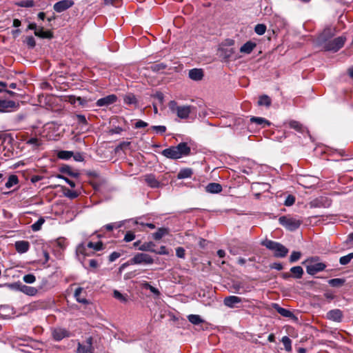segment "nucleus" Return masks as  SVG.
<instances>
[{"instance_id":"nucleus-36","label":"nucleus","mask_w":353,"mask_h":353,"mask_svg":"<svg viewBox=\"0 0 353 353\" xmlns=\"http://www.w3.org/2000/svg\"><path fill=\"white\" fill-rule=\"evenodd\" d=\"M345 282V280L342 278L332 279L328 281L330 286L334 288H339L342 286Z\"/></svg>"},{"instance_id":"nucleus-20","label":"nucleus","mask_w":353,"mask_h":353,"mask_svg":"<svg viewBox=\"0 0 353 353\" xmlns=\"http://www.w3.org/2000/svg\"><path fill=\"white\" fill-rule=\"evenodd\" d=\"M34 34L36 37L41 39H51L54 37L53 32L51 30H44L42 26H39L37 30H35Z\"/></svg>"},{"instance_id":"nucleus-12","label":"nucleus","mask_w":353,"mask_h":353,"mask_svg":"<svg viewBox=\"0 0 353 353\" xmlns=\"http://www.w3.org/2000/svg\"><path fill=\"white\" fill-rule=\"evenodd\" d=\"M74 4V2L72 0H61L54 3L53 8L57 12H62L72 7Z\"/></svg>"},{"instance_id":"nucleus-37","label":"nucleus","mask_w":353,"mask_h":353,"mask_svg":"<svg viewBox=\"0 0 353 353\" xmlns=\"http://www.w3.org/2000/svg\"><path fill=\"white\" fill-rule=\"evenodd\" d=\"M19 183L18 176L15 174H12L8 177L5 185L7 188H10Z\"/></svg>"},{"instance_id":"nucleus-33","label":"nucleus","mask_w":353,"mask_h":353,"mask_svg":"<svg viewBox=\"0 0 353 353\" xmlns=\"http://www.w3.org/2000/svg\"><path fill=\"white\" fill-rule=\"evenodd\" d=\"M26 143L28 145L32 146L33 149H37L43 143V141L37 137H32L26 141Z\"/></svg>"},{"instance_id":"nucleus-64","label":"nucleus","mask_w":353,"mask_h":353,"mask_svg":"<svg viewBox=\"0 0 353 353\" xmlns=\"http://www.w3.org/2000/svg\"><path fill=\"white\" fill-rule=\"evenodd\" d=\"M114 296L117 299H119V300H120L121 301H126V299H125L123 295L121 293H120L118 290H114Z\"/></svg>"},{"instance_id":"nucleus-28","label":"nucleus","mask_w":353,"mask_h":353,"mask_svg":"<svg viewBox=\"0 0 353 353\" xmlns=\"http://www.w3.org/2000/svg\"><path fill=\"white\" fill-rule=\"evenodd\" d=\"M256 46V43L251 41H247L241 47L240 52L245 54H250Z\"/></svg>"},{"instance_id":"nucleus-32","label":"nucleus","mask_w":353,"mask_h":353,"mask_svg":"<svg viewBox=\"0 0 353 353\" xmlns=\"http://www.w3.org/2000/svg\"><path fill=\"white\" fill-rule=\"evenodd\" d=\"M59 171L62 173L67 174L70 176L77 178L79 176L78 172H73L69 165H63L59 168Z\"/></svg>"},{"instance_id":"nucleus-51","label":"nucleus","mask_w":353,"mask_h":353,"mask_svg":"<svg viewBox=\"0 0 353 353\" xmlns=\"http://www.w3.org/2000/svg\"><path fill=\"white\" fill-rule=\"evenodd\" d=\"M25 42L30 48H34L36 46V41L32 36L27 37Z\"/></svg>"},{"instance_id":"nucleus-30","label":"nucleus","mask_w":353,"mask_h":353,"mask_svg":"<svg viewBox=\"0 0 353 353\" xmlns=\"http://www.w3.org/2000/svg\"><path fill=\"white\" fill-rule=\"evenodd\" d=\"M68 102L72 105H75L77 103H78L80 105L84 106L87 104L88 101L84 98L72 95L68 97Z\"/></svg>"},{"instance_id":"nucleus-5","label":"nucleus","mask_w":353,"mask_h":353,"mask_svg":"<svg viewBox=\"0 0 353 353\" xmlns=\"http://www.w3.org/2000/svg\"><path fill=\"white\" fill-rule=\"evenodd\" d=\"M168 107L172 112L176 113L182 119L189 117L192 108L190 105H178L175 101H170Z\"/></svg>"},{"instance_id":"nucleus-8","label":"nucleus","mask_w":353,"mask_h":353,"mask_svg":"<svg viewBox=\"0 0 353 353\" xmlns=\"http://www.w3.org/2000/svg\"><path fill=\"white\" fill-rule=\"evenodd\" d=\"M153 262L152 257L145 253H137L130 259L132 264H152Z\"/></svg>"},{"instance_id":"nucleus-7","label":"nucleus","mask_w":353,"mask_h":353,"mask_svg":"<svg viewBox=\"0 0 353 353\" xmlns=\"http://www.w3.org/2000/svg\"><path fill=\"white\" fill-rule=\"evenodd\" d=\"M332 205V200L326 196H319L309 203L311 208H329Z\"/></svg>"},{"instance_id":"nucleus-2","label":"nucleus","mask_w":353,"mask_h":353,"mask_svg":"<svg viewBox=\"0 0 353 353\" xmlns=\"http://www.w3.org/2000/svg\"><path fill=\"white\" fill-rule=\"evenodd\" d=\"M325 31L319 37L320 41H324L323 48L325 51H331L336 52L339 51L345 44L346 37L344 36L338 37L332 40H326L324 37Z\"/></svg>"},{"instance_id":"nucleus-21","label":"nucleus","mask_w":353,"mask_h":353,"mask_svg":"<svg viewBox=\"0 0 353 353\" xmlns=\"http://www.w3.org/2000/svg\"><path fill=\"white\" fill-rule=\"evenodd\" d=\"M203 71L201 68H194L189 70L188 77L193 81H200L203 77Z\"/></svg>"},{"instance_id":"nucleus-34","label":"nucleus","mask_w":353,"mask_h":353,"mask_svg":"<svg viewBox=\"0 0 353 353\" xmlns=\"http://www.w3.org/2000/svg\"><path fill=\"white\" fill-rule=\"evenodd\" d=\"M123 101L128 105H137L138 101L135 95L132 93H128L123 97Z\"/></svg>"},{"instance_id":"nucleus-25","label":"nucleus","mask_w":353,"mask_h":353,"mask_svg":"<svg viewBox=\"0 0 353 353\" xmlns=\"http://www.w3.org/2000/svg\"><path fill=\"white\" fill-rule=\"evenodd\" d=\"M145 181L148 186L152 188H157L160 185V182L156 179L154 174H150L145 176Z\"/></svg>"},{"instance_id":"nucleus-11","label":"nucleus","mask_w":353,"mask_h":353,"mask_svg":"<svg viewBox=\"0 0 353 353\" xmlns=\"http://www.w3.org/2000/svg\"><path fill=\"white\" fill-rule=\"evenodd\" d=\"M94 351L91 336L88 337L84 343H78L77 353H94Z\"/></svg>"},{"instance_id":"nucleus-43","label":"nucleus","mask_w":353,"mask_h":353,"mask_svg":"<svg viewBox=\"0 0 353 353\" xmlns=\"http://www.w3.org/2000/svg\"><path fill=\"white\" fill-rule=\"evenodd\" d=\"M281 342L283 343L284 348L287 352H290L292 350V341L288 336H283L281 339Z\"/></svg>"},{"instance_id":"nucleus-17","label":"nucleus","mask_w":353,"mask_h":353,"mask_svg":"<svg viewBox=\"0 0 353 353\" xmlns=\"http://www.w3.org/2000/svg\"><path fill=\"white\" fill-rule=\"evenodd\" d=\"M17 289L20 292L28 296H34L38 292L37 288L31 286H28L21 283L16 284Z\"/></svg>"},{"instance_id":"nucleus-24","label":"nucleus","mask_w":353,"mask_h":353,"mask_svg":"<svg viewBox=\"0 0 353 353\" xmlns=\"http://www.w3.org/2000/svg\"><path fill=\"white\" fill-rule=\"evenodd\" d=\"M170 230L168 228H159L157 232L152 234V237L155 241L161 240L163 236L170 234Z\"/></svg>"},{"instance_id":"nucleus-6","label":"nucleus","mask_w":353,"mask_h":353,"mask_svg":"<svg viewBox=\"0 0 353 353\" xmlns=\"http://www.w3.org/2000/svg\"><path fill=\"white\" fill-rule=\"evenodd\" d=\"M102 249H103V244H79L76 248V252L77 254L89 256Z\"/></svg>"},{"instance_id":"nucleus-46","label":"nucleus","mask_w":353,"mask_h":353,"mask_svg":"<svg viewBox=\"0 0 353 353\" xmlns=\"http://www.w3.org/2000/svg\"><path fill=\"white\" fill-rule=\"evenodd\" d=\"M167 68V65L163 63H155L150 66V69L153 72H160L165 70Z\"/></svg>"},{"instance_id":"nucleus-62","label":"nucleus","mask_w":353,"mask_h":353,"mask_svg":"<svg viewBox=\"0 0 353 353\" xmlns=\"http://www.w3.org/2000/svg\"><path fill=\"white\" fill-rule=\"evenodd\" d=\"M154 97L157 99L161 104H163L164 100V95L161 92H157Z\"/></svg>"},{"instance_id":"nucleus-38","label":"nucleus","mask_w":353,"mask_h":353,"mask_svg":"<svg viewBox=\"0 0 353 353\" xmlns=\"http://www.w3.org/2000/svg\"><path fill=\"white\" fill-rule=\"evenodd\" d=\"M290 272L294 274V277L296 279H301L303 274V270L301 266L292 267Z\"/></svg>"},{"instance_id":"nucleus-29","label":"nucleus","mask_w":353,"mask_h":353,"mask_svg":"<svg viewBox=\"0 0 353 353\" xmlns=\"http://www.w3.org/2000/svg\"><path fill=\"white\" fill-rule=\"evenodd\" d=\"M193 174V170L192 168H186L181 169L177 174V179H187L190 178L192 175Z\"/></svg>"},{"instance_id":"nucleus-31","label":"nucleus","mask_w":353,"mask_h":353,"mask_svg":"<svg viewBox=\"0 0 353 353\" xmlns=\"http://www.w3.org/2000/svg\"><path fill=\"white\" fill-rule=\"evenodd\" d=\"M272 104V100L270 97L266 94H263L259 97L258 101V105L259 106H265L269 108Z\"/></svg>"},{"instance_id":"nucleus-57","label":"nucleus","mask_w":353,"mask_h":353,"mask_svg":"<svg viewBox=\"0 0 353 353\" xmlns=\"http://www.w3.org/2000/svg\"><path fill=\"white\" fill-rule=\"evenodd\" d=\"M295 202V197L293 195H288L284 202L285 205L291 206Z\"/></svg>"},{"instance_id":"nucleus-63","label":"nucleus","mask_w":353,"mask_h":353,"mask_svg":"<svg viewBox=\"0 0 353 353\" xmlns=\"http://www.w3.org/2000/svg\"><path fill=\"white\" fill-rule=\"evenodd\" d=\"M176 255L179 257V258H184L185 256V250L181 248V247H179L176 248Z\"/></svg>"},{"instance_id":"nucleus-41","label":"nucleus","mask_w":353,"mask_h":353,"mask_svg":"<svg viewBox=\"0 0 353 353\" xmlns=\"http://www.w3.org/2000/svg\"><path fill=\"white\" fill-rule=\"evenodd\" d=\"M73 156V152L67 150H61L58 152L57 157L59 159L68 160Z\"/></svg>"},{"instance_id":"nucleus-52","label":"nucleus","mask_w":353,"mask_h":353,"mask_svg":"<svg viewBox=\"0 0 353 353\" xmlns=\"http://www.w3.org/2000/svg\"><path fill=\"white\" fill-rule=\"evenodd\" d=\"M23 280L26 283H33L36 280V277L32 274H28L23 276Z\"/></svg>"},{"instance_id":"nucleus-35","label":"nucleus","mask_w":353,"mask_h":353,"mask_svg":"<svg viewBox=\"0 0 353 353\" xmlns=\"http://www.w3.org/2000/svg\"><path fill=\"white\" fill-rule=\"evenodd\" d=\"M134 221L137 222V224L136 225H133L132 228L134 230H141L144 227H148L150 229H154L155 225L153 223H145L142 221H139L138 219H134Z\"/></svg>"},{"instance_id":"nucleus-1","label":"nucleus","mask_w":353,"mask_h":353,"mask_svg":"<svg viewBox=\"0 0 353 353\" xmlns=\"http://www.w3.org/2000/svg\"><path fill=\"white\" fill-rule=\"evenodd\" d=\"M191 153V148L186 142H181L176 146H170L161 152V154L170 159H179Z\"/></svg>"},{"instance_id":"nucleus-22","label":"nucleus","mask_w":353,"mask_h":353,"mask_svg":"<svg viewBox=\"0 0 353 353\" xmlns=\"http://www.w3.org/2000/svg\"><path fill=\"white\" fill-rule=\"evenodd\" d=\"M16 107V103L10 100L0 99V112H8L10 109Z\"/></svg>"},{"instance_id":"nucleus-61","label":"nucleus","mask_w":353,"mask_h":353,"mask_svg":"<svg viewBox=\"0 0 353 353\" xmlns=\"http://www.w3.org/2000/svg\"><path fill=\"white\" fill-rule=\"evenodd\" d=\"M130 145V142L129 141H122L118 145V146L117 147V150H125V148H128Z\"/></svg>"},{"instance_id":"nucleus-53","label":"nucleus","mask_w":353,"mask_h":353,"mask_svg":"<svg viewBox=\"0 0 353 353\" xmlns=\"http://www.w3.org/2000/svg\"><path fill=\"white\" fill-rule=\"evenodd\" d=\"M151 128L158 134H163L166 132V127L165 125H152Z\"/></svg>"},{"instance_id":"nucleus-45","label":"nucleus","mask_w":353,"mask_h":353,"mask_svg":"<svg viewBox=\"0 0 353 353\" xmlns=\"http://www.w3.org/2000/svg\"><path fill=\"white\" fill-rule=\"evenodd\" d=\"M221 55L223 57L224 59H229L232 57V55L234 53V50L231 48H221Z\"/></svg>"},{"instance_id":"nucleus-9","label":"nucleus","mask_w":353,"mask_h":353,"mask_svg":"<svg viewBox=\"0 0 353 353\" xmlns=\"http://www.w3.org/2000/svg\"><path fill=\"white\" fill-rule=\"evenodd\" d=\"M267 248L272 250L274 256L282 258L287 255L288 250L283 244H264Z\"/></svg>"},{"instance_id":"nucleus-59","label":"nucleus","mask_w":353,"mask_h":353,"mask_svg":"<svg viewBox=\"0 0 353 353\" xmlns=\"http://www.w3.org/2000/svg\"><path fill=\"white\" fill-rule=\"evenodd\" d=\"M148 125V123L145 121H143L142 120H139L137 121L135 124H134V128L138 129V128H145Z\"/></svg>"},{"instance_id":"nucleus-18","label":"nucleus","mask_w":353,"mask_h":353,"mask_svg":"<svg viewBox=\"0 0 353 353\" xmlns=\"http://www.w3.org/2000/svg\"><path fill=\"white\" fill-rule=\"evenodd\" d=\"M325 268L326 265L323 263H317L313 265H307L306 271L307 274L310 275H314L315 274L324 270Z\"/></svg>"},{"instance_id":"nucleus-55","label":"nucleus","mask_w":353,"mask_h":353,"mask_svg":"<svg viewBox=\"0 0 353 353\" xmlns=\"http://www.w3.org/2000/svg\"><path fill=\"white\" fill-rule=\"evenodd\" d=\"M232 288L234 290V292L238 294H242L245 292V290L243 289V286L241 285V283H234L233 285Z\"/></svg>"},{"instance_id":"nucleus-50","label":"nucleus","mask_w":353,"mask_h":353,"mask_svg":"<svg viewBox=\"0 0 353 353\" xmlns=\"http://www.w3.org/2000/svg\"><path fill=\"white\" fill-rule=\"evenodd\" d=\"M16 250L21 254L26 252L29 249V244H14Z\"/></svg>"},{"instance_id":"nucleus-19","label":"nucleus","mask_w":353,"mask_h":353,"mask_svg":"<svg viewBox=\"0 0 353 353\" xmlns=\"http://www.w3.org/2000/svg\"><path fill=\"white\" fill-rule=\"evenodd\" d=\"M241 302V298L236 296H226L223 300L224 305L230 308H234L236 304L240 303Z\"/></svg>"},{"instance_id":"nucleus-15","label":"nucleus","mask_w":353,"mask_h":353,"mask_svg":"<svg viewBox=\"0 0 353 353\" xmlns=\"http://www.w3.org/2000/svg\"><path fill=\"white\" fill-rule=\"evenodd\" d=\"M117 100V97L115 94H110L105 97L98 99L96 102V105L98 107H107L111 104L115 103Z\"/></svg>"},{"instance_id":"nucleus-13","label":"nucleus","mask_w":353,"mask_h":353,"mask_svg":"<svg viewBox=\"0 0 353 353\" xmlns=\"http://www.w3.org/2000/svg\"><path fill=\"white\" fill-rule=\"evenodd\" d=\"M272 307L281 316L293 319L295 321H298V318L289 310L281 307L278 303H272Z\"/></svg>"},{"instance_id":"nucleus-40","label":"nucleus","mask_w":353,"mask_h":353,"mask_svg":"<svg viewBox=\"0 0 353 353\" xmlns=\"http://www.w3.org/2000/svg\"><path fill=\"white\" fill-rule=\"evenodd\" d=\"M82 288H77L74 292V297L79 303L87 304L88 303V300L85 298H81V293L82 292Z\"/></svg>"},{"instance_id":"nucleus-60","label":"nucleus","mask_w":353,"mask_h":353,"mask_svg":"<svg viewBox=\"0 0 353 353\" xmlns=\"http://www.w3.org/2000/svg\"><path fill=\"white\" fill-rule=\"evenodd\" d=\"M77 121L81 123V124H83L84 125H86L88 124V121H87V119L85 118V117L83 114H77Z\"/></svg>"},{"instance_id":"nucleus-49","label":"nucleus","mask_w":353,"mask_h":353,"mask_svg":"<svg viewBox=\"0 0 353 353\" xmlns=\"http://www.w3.org/2000/svg\"><path fill=\"white\" fill-rule=\"evenodd\" d=\"M254 31L257 34L263 35L266 31V26L263 23H259L256 25Z\"/></svg>"},{"instance_id":"nucleus-42","label":"nucleus","mask_w":353,"mask_h":353,"mask_svg":"<svg viewBox=\"0 0 353 353\" xmlns=\"http://www.w3.org/2000/svg\"><path fill=\"white\" fill-rule=\"evenodd\" d=\"M15 4L19 7L23 8H32L35 5L33 0H22L17 2Z\"/></svg>"},{"instance_id":"nucleus-3","label":"nucleus","mask_w":353,"mask_h":353,"mask_svg":"<svg viewBox=\"0 0 353 353\" xmlns=\"http://www.w3.org/2000/svg\"><path fill=\"white\" fill-rule=\"evenodd\" d=\"M137 224V222L134 221V219L124 220L106 224L101 228L100 232H103V230H105L108 232L113 231L114 230H118V233L115 236L120 237V234H124V231L122 230V228H124L125 230L130 229L132 228L133 225H136Z\"/></svg>"},{"instance_id":"nucleus-58","label":"nucleus","mask_w":353,"mask_h":353,"mask_svg":"<svg viewBox=\"0 0 353 353\" xmlns=\"http://www.w3.org/2000/svg\"><path fill=\"white\" fill-rule=\"evenodd\" d=\"M121 254L119 252H113L109 256V261L113 262L121 256Z\"/></svg>"},{"instance_id":"nucleus-56","label":"nucleus","mask_w":353,"mask_h":353,"mask_svg":"<svg viewBox=\"0 0 353 353\" xmlns=\"http://www.w3.org/2000/svg\"><path fill=\"white\" fill-rule=\"evenodd\" d=\"M290 128H292L299 132L301 131V130H302V125L299 122L296 121H290Z\"/></svg>"},{"instance_id":"nucleus-23","label":"nucleus","mask_w":353,"mask_h":353,"mask_svg":"<svg viewBox=\"0 0 353 353\" xmlns=\"http://www.w3.org/2000/svg\"><path fill=\"white\" fill-rule=\"evenodd\" d=\"M205 189L207 192L211 194H218L223 190L221 185L218 183H210L205 186Z\"/></svg>"},{"instance_id":"nucleus-27","label":"nucleus","mask_w":353,"mask_h":353,"mask_svg":"<svg viewBox=\"0 0 353 353\" xmlns=\"http://www.w3.org/2000/svg\"><path fill=\"white\" fill-rule=\"evenodd\" d=\"M122 230L124 231V234H121L122 235H124L123 241L130 242L135 239L134 231L137 230H134L133 228L125 230L124 228H122Z\"/></svg>"},{"instance_id":"nucleus-44","label":"nucleus","mask_w":353,"mask_h":353,"mask_svg":"<svg viewBox=\"0 0 353 353\" xmlns=\"http://www.w3.org/2000/svg\"><path fill=\"white\" fill-rule=\"evenodd\" d=\"M353 259V252H351L345 256H341L339 259V263L342 265H347L351 260Z\"/></svg>"},{"instance_id":"nucleus-10","label":"nucleus","mask_w":353,"mask_h":353,"mask_svg":"<svg viewBox=\"0 0 353 353\" xmlns=\"http://www.w3.org/2000/svg\"><path fill=\"white\" fill-rule=\"evenodd\" d=\"M156 244H141L139 248V250L149 251L158 254H169L167 248L162 245L159 249H155Z\"/></svg>"},{"instance_id":"nucleus-54","label":"nucleus","mask_w":353,"mask_h":353,"mask_svg":"<svg viewBox=\"0 0 353 353\" xmlns=\"http://www.w3.org/2000/svg\"><path fill=\"white\" fill-rule=\"evenodd\" d=\"M301 255V254L300 252H296V251L292 252L290 255V261L291 263L296 262V261H298L300 259Z\"/></svg>"},{"instance_id":"nucleus-4","label":"nucleus","mask_w":353,"mask_h":353,"mask_svg":"<svg viewBox=\"0 0 353 353\" xmlns=\"http://www.w3.org/2000/svg\"><path fill=\"white\" fill-rule=\"evenodd\" d=\"M279 223L290 231H294L302 224V220L290 215L282 216L279 219Z\"/></svg>"},{"instance_id":"nucleus-26","label":"nucleus","mask_w":353,"mask_h":353,"mask_svg":"<svg viewBox=\"0 0 353 353\" xmlns=\"http://www.w3.org/2000/svg\"><path fill=\"white\" fill-rule=\"evenodd\" d=\"M252 123H256L261 128H265L270 125V122L263 117H252L250 119Z\"/></svg>"},{"instance_id":"nucleus-48","label":"nucleus","mask_w":353,"mask_h":353,"mask_svg":"<svg viewBox=\"0 0 353 353\" xmlns=\"http://www.w3.org/2000/svg\"><path fill=\"white\" fill-rule=\"evenodd\" d=\"M64 195L70 199H74L78 197L79 194L76 191H73L65 188Z\"/></svg>"},{"instance_id":"nucleus-16","label":"nucleus","mask_w":353,"mask_h":353,"mask_svg":"<svg viewBox=\"0 0 353 353\" xmlns=\"http://www.w3.org/2000/svg\"><path fill=\"white\" fill-rule=\"evenodd\" d=\"M52 335L55 341H59L64 338L68 337L69 332L64 328L55 327L52 330Z\"/></svg>"},{"instance_id":"nucleus-14","label":"nucleus","mask_w":353,"mask_h":353,"mask_svg":"<svg viewBox=\"0 0 353 353\" xmlns=\"http://www.w3.org/2000/svg\"><path fill=\"white\" fill-rule=\"evenodd\" d=\"M343 317V312L339 309L331 310L326 314V318L328 320L340 323L342 321Z\"/></svg>"},{"instance_id":"nucleus-47","label":"nucleus","mask_w":353,"mask_h":353,"mask_svg":"<svg viewBox=\"0 0 353 353\" xmlns=\"http://www.w3.org/2000/svg\"><path fill=\"white\" fill-rule=\"evenodd\" d=\"M45 219L43 217L39 218L35 223L31 225V228L33 231H39L41 225L44 223Z\"/></svg>"},{"instance_id":"nucleus-39","label":"nucleus","mask_w":353,"mask_h":353,"mask_svg":"<svg viewBox=\"0 0 353 353\" xmlns=\"http://www.w3.org/2000/svg\"><path fill=\"white\" fill-rule=\"evenodd\" d=\"M188 321L193 325H199L204 321L197 314H190L188 316Z\"/></svg>"}]
</instances>
